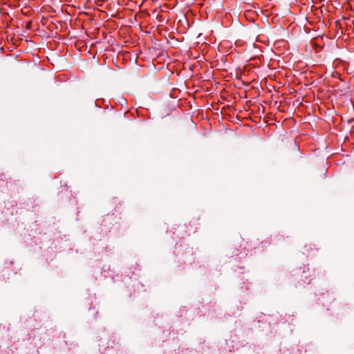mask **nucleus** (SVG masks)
<instances>
[{
	"mask_svg": "<svg viewBox=\"0 0 354 354\" xmlns=\"http://www.w3.org/2000/svg\"><path fill=\"white\" fill-rule=\"evenodd\" d=\"M95 106H98V105H97V100H96V101L95 102Z\"/></svg>",
	"mask_w": 354,
	"mask_h": 354,
	"instance_id": "7",
	"label": "nucleus"
},
{
	"mask_svg": "<svg viewBox=\"0 0 354 354\" xmlns=\"http://www.w3.org/2000/svg\"><path fill=\"white\" fill-rule=\"evenodd\" d=\"M243 308V306H241V307L239 308V310H241Z\"/></svg>",
	"mask_w": 354,
	"mask_h": 354,
	"instance_id": "6",
	"label": "nucleus"
},
{
	"mask_svg": "<svg viewBox=\"0 0 354 354\" xmlns=\"http://www.w3.org/2000/svg\"><path fill=\"white\" fill-rule=\"evenodd\" d=\"M243 281L241 286L238 288V294L242 299H245L249 295V290H250L251 283L249 282L248 279L244 280V277L241 279Z\"/></svg>",
	"mask_w": 354,
	"mask_h": 354,
	"instance_id": "2",
	"label": "nucleus"
},
{
	"mask_svg": "<svg viewBox=\"0 0 354 354\" xmlns=\"http://www.w3.org/2000/svg\"><path fill=\"white\" fill-rule=\"evenodd\" d=\"M193 248H190L187 247V245H183L180 244V245L176 246V251L177 252V256H180L179 261H183L185 263L187 261L189 263L192 264L194 262V258L193 257Z\"/></svg>",
	"mask_w": 354,
	"mask_h": 354,
	"instance_id": "1",
	"label": "nucleus"
},
{
	"mask_svg": "<svg viewBox=\"0 0 354 354\" xmlns=\"http://www.w3.org/2000/svg\"><path fill=\"white\" fill-rule=\"evenodd\" d=\"M290 354H301V351L298 348H292Z\"/></svg>",
	"mask_w": 354,
	"mask_h": 354,
	"instance_id": "4",
	"label": "nucleus"
},
{
	"mask_svg": "<svg viewBox=\"0 0 354 354\" xmlns=\"http://www.w3.org/2000/svg\"><path fill=\"white\" fill-rule=\"evenodd\" d=\"M124 282L126 283H127L128 279L125 277L123 279Z\"/></svg>",
	"mask_w": 354,
	"mask_h": 354,
	"instance_id": "5",
	"label": "nucleus"
},
{
	"mask_svg": "<svg viewBox=\"0 0 354 354\" xmlns=\"http://www.w3.org/2000/svg\"><path fill=\"white\" fill-rule=\"evenodd\" d=\"M305 269L306 266L304 267V270L301 272V268H300L298 270V273L299 274L301 272V280L304 282V283L309 284L310 282V279L307 281L308 278L310 277V275L308 274V272H309V268H307V270H306Z\"/></svg>",
	"mask_w": 354,
	"mask_h": 354,
	"instance_id": "3",
	"label": "nucleus"
}]
</instances>
